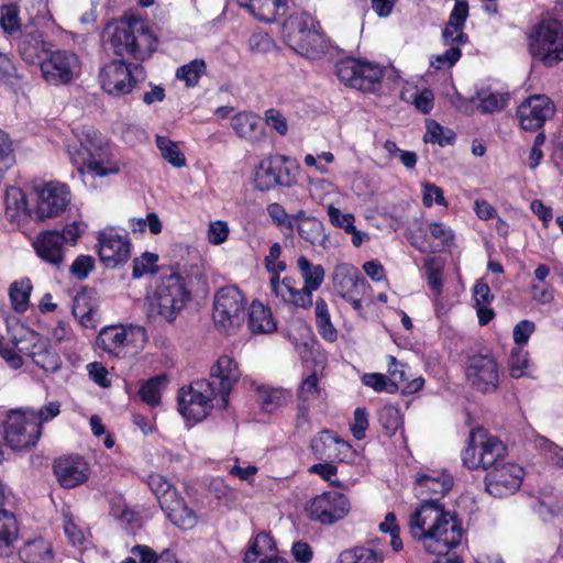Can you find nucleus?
I'll return each instance as SVG.
<instances>
[{
  "label": "nucleus",
  "instance_id": "a18cd8bd",
  "mask_svg": "<svg viewBox=\"0 0 563 563\" xmlns=\"http://www.w3.org/2000/svg\"><path fill=\"white\" fill-rule=\"evenodd\" d=\"M378 422L388 437H393L404 424L402 415L398 406L388 404L378 410Z\"/></svg>",
  "mask_w": 563,
  "mask_h": 563
},
{
  "label": "nucleus",
  "instance_id": "8fccbe9b",
  "mask_svg": "<svg viewBox=\"0 0 563 563\" xmlns=\"http://www.w3.org/2000/svg\"><path fill=\"white\" fill-rule=\"evenodd\" d=\"M21 79L10 55L0 51V85L14 87L20 85Z\"/></svg>",
  "mask_w": 563,
  "mask_h": 563
},
{
  "label": "nucleus",
  "instance_id": "4d7b16f0",
  "mask_svg": "<svg viewBox=\"0 0 563 563\" xmlns=\"http://www.w3.org/2000/svg\"><path fill=\"white\" fill-rule=\"evenodd\" d=\"M479 106L478 108L483 113H493L505 109L509 101L508 95H498L494 92L478 93Z\"/></svg>",
  "mask_w": 563,
  "mask_h": 563
},
{
  "label": "nucleus",
  "instance_id": "4be33fe9",
  "mask_svg": "<svg viewBox=\"0 0 563 563\" xmlns=\"http://www.w3.org/2000/svg\"><path fill=\"white\" fill-rule=\"evenodd\" d=\"M53 473L63 488L71 489L85 484L90 477L91 470L84 456L68 454L54 460Z\"/></svg>",
  "mask_w": 563,
  "mask_h": 563
},
{
  "label": "nucleus",
  "instance_id": "393cba45",
  "mask_svg": "<svg viewBox=\"0 0 563 563\" xmlns=\"http://www.w3.org/2000/svg\"><path fill=\"white\" fill-rule=\"evenodd\" d=\"M85 167L88 172L99 177L117 175L120 173V165L113 157L111 144L104 140L85 158Z\"/></svg>",
  "mask_w": 563,
  "mask_h": 563
},
{
  "label": "nucleus",
  "instance_id": "4468645a",
  "mask_svg": "<svg viewBox=\"0 0 563 563\" xmlns=\"http://www.w3.org/2000/svg\"><path fill=\"white\" fill-rule=\"evenodd\" d=\"M350 509L349 497L336 490L323 492L311 498L306 506L307 517L324 526H331L344 519Z\"/></svg>",
  "mask_w": 563,
  "mask_h": 563
},
{
  "label": "nucleus",
  "instance_id": "c03bdc74",
  "mask_svg": "<svg viewBox=\"0 0 563 563\" xmlns=\"http://www.w3.org/2000/svg\"><path fill=\"white\" fill-rule=\"evenodd\" d=\"M32 284L29 278L14 282L9 288V297L14 311L23 313L29 308Z\"/></svg>",
  "mask_w": 563,
  "mask_h": 563
},
{
  "label": "nucleus",
  "instance_id": "3c124183",
  "mask_svg": "<svg viewBox=\"0 0 563 563\" xmlns=\"http://www.w3.org/2000/svg\"><path fill=\"white\" fill-rule=\"evenodd\" d=\"M283 394L278 389L264 387L257 388V402L263 411L273 413L283 405Z\"/></svg>",
  "mask_w": 563,
  "mask_h": 563
},
{
  "label": "nucleus",
  "instance_id": "a878e982",
  "mask_svg": "<svg viewBox=\"0 0 563 563\" xmlns=\"http://www.w3.org/2000/svg\"><path fill=\"white\" fill-rule=\"evenodd\" d=\"M52 47L53 43L45 41L43 32L38 30L24 33L18 45L21 58L31 65H41Z\"/></svg>",
  "mask_w": 563,
  "mask_h": 563
},
{
  "label": "nucleus",
  "instance_id": "052dcab7",
  "mask_svg": "<svg viewBox=\"0 0 563 563\" xmlns=\"http://www.w3.org/2000/svg\"><path fill=\"white\" fill-rule=\"evenodd\" d=\"M321 389L319 387V379L316 373H311L307 376L299 389H298V402H306L312 398H318L320 396Z\"/></svg>",
  "mask_w": 563,
  "mask_h": 563
},
{
  "label": "nucleus",
  "instance_id": "680f3d73",
  "mask_svg": "<svg viewBox=\"0 0 563 563\" xmlns=\"http://www.w3.org/2000/svg\"><path fill=\"white\" fill-rule=\"evenodd\" d=\"M529 354L523 351L522 346H517L511 350L509 357V369L512 377H521L525 375L523 369L528 367Z\"/></svg>",
  "mask_w": 563,
  "mask_h": 563
},
{
  "label": "nucleus",
  "instance_id": "473e14b6",
  "mask_svg": "<svg viewBox=\"0 0 563 563\" xmlns=\"http://www.w3.org/2000/svg\"><path fill=\"white\" fill-rule=\"evenodd\" d=\"M29 356L46 373H56L62 366L59 354L47 340L40 339L33 343Z\"/></svg>",
  "mask_w": 563,
  "mask_h": 563
},
{
  "label": "nucleus",
  "instance_id": "603ef678",
  "mask_svg": "<svg viewBox=\"0 0 563 563\" xmlns=\"http://www.w3.org/2000/svg\"><path fill=\"white\" fill-rule=\"evenodd\" d=\"M158 255L152 252H144L141 257L133 260V278H141L146 274H155L158 272Z\"/></svg>",
  "mask_w": 563,
  "mask_h": 563
},
{
  "label": "nucleus",
  "instance_id": "58836bf2",
  "mask_svg": "<svg viewBox=\"0 0 563 563\" xmlns=\"http://www.w3.org/2000/svg\"><path fill=\"white\" fill-rule=\"evenodd\" d=\"M314 317L319 335L328 342L336 341L338 331L331 321L328 303L323 298H318L314 302Z\"/></svg>",
  "mask_w": 563,
  "mask_h": 563
},
{
  "label": "nucleus",
  "instance_id": "49530a36",
  "mask_svg": "<svg viewBox=\"0 0 563 563\" xmlns=\"http://www.w3.org/2000/svg\"><path fill=\"white\" fill-rule=\"evenodd\" d=\"M206 63L203 59H194L190 63L180 66L176 70V78L185 81L187 87L198 85L201 76L206 71Z\"/></svg>",
  "mask_w": 563,
  "mask_h": 563
},
{
  "label": "nucleus",
  "instance_id": "f3484780",
  "mask_svg": "<svg viewBox=\"0 0 563 563\" xmlns=\"http://www.w3.org/2000/svg\"><path fill=\"white\" fill-rule=\"evenodd\" d=\"M333 289L354 310H361L365 291L371 287L360 271L351 264L341 263L334 267L332 276Z\"/></svg>",
  "mask_w": 563,
  "mask_h": 563
},
{
  "label": "nucleus",
  "instance_id": "e433bc0d",
  "mask_svg": "<svg viewBox=\"0 0 563 563\" xmlns=\"http://www.w3.org/2000/svg\"><path fill=\"white\" fill-rule=\"evenodd\" d=\"M297 267L303 278V290L309 297H312V291L317 290L324 279V268L322 265H313L306 256L301 255L297 260Z\"/></svg>",
  "mask_w": 563,
  "mask_h": 563
},
{
  "label": "nucleus",
  "instance_id": "b1692460",
  "mask_svg": "<svg viewBox=\"0 0 563 563\" xmlns=\"http://www.w3.org/2000/svg\"><path fill=\"white\" fill-rule=\"evenodd\" d=\"M280 273L271 276L269 285L272 294L282 302L300 308H309L312 305V297H309L303 288H297L294 277L286 276L280 279Z\"/></svg>",
  "mask_w": 563,
  "mask_h": 563
},
{
  "label": "nucleus",
  "instance_id": "0e129e2a",
  "mask_svg": "<svg viewBox=\"0 0 563 563\" xmlns=\"http://www.w3.org/2000/svg\"><path fill=\"white\" fill-rule=\"evenodd\" d=\"M368 413L365 407H357L353 413V421L350 423V431L352 435L361 441L366 437L368 429Z\"/></svg>",
  "mask_w": 563,
  "mask_h": 563
},
{
  "label": "nucleus",
  "instance_id": "ea45409f",
  "mask_svg": "<svg viewBox=\"0 0 563 563\" xmlns=\"http://www.w3.org/2000/svg\"><path fill=\"white\" fill-rule=\"evenodd\" d=\"M296 229L298 235L311 245H319L325 247L328 236L324 233L323 223L316 217L312 219H305L303 223H297Z\"/></svg>",
  "mask_w": 563,
  "mask_h": 563
},
{
  "label": "nucleus",
  "instance_id": "cd10ccee",
  "mask_svg": "<svg viewBox=\"0 0 563 563\" xmlns=\"http://www.w3.org/2000/svg\"><path fill=\"white\" fill-rule=\"evenodd\" d=\"M131 334H133L132 327L122 324L104 327L97 336V345L104 352L118 356L122 349L129 344Z\"/></svg>",
  "mask_w": 563,
  "mask_h": 563
},
{
  "label": "nucleus",
  "instance_id": "0eeeda50",
  "mask_svg": "<svg viewBox=\"0 0 563 563\" xmlns=\"http://www.w3.org/2000/svg\"><path fill=\"white\" fill-rule=\"evenodd\" d=\"M85 223L73 221L62 230L41 231L32 243L35 254L46 264L59 268L65 260L67 245H75L85 231Z\"/></svg>",
  "mask_w": 563,
  "mask_h": 563
},
{
  "label": "nucleus",
  "instance_id": "bf43d9fd",
  "mask_svg": "<svg viewBox=\"0 0 563 563\" xmlns=\"http://www.w3.org/2000/svg\"><path fill=\"white\" fill-rule=\"evenodd\" d=\"M362 383L373 388L375 391H388V393H395L396 391V384L394 382H390L389 378L380 373H368L364 374L362 376Z\"/></svg>",
  "mask_w": 563,
  "mask_h": 563
},
{
  "label": "nucleus",
  "instance_id": "dca6fc26",
  "mask_svg": "<svg viewBox=\"0 0 563 563\" xmlns=\"http://www.w3.org/2000/svg\"><path fill=\"white\" fill-rule=\"evenodd\" d=\"M43 79L52 86L69 85L80 70V62L76 53L67 49L51 51L42 60Z\"/></svg>",
  "mask_w": 563,
  "mask_h": 563
},
{
  "label": "nucleus",
  "instance_id": "37998d69",
  "mask_svg": "<svg viewBox=\"0 0 563 563\" xmlns=\"http://www.w3.org/2000/svg\"><path fill=\"white\" fill-rule=\"evenodd\" d=\"M156 146L161 152L162 157L176 168L185 167L187 159L185 154L180 151L178 144L168 136L157 135Z\"/></svg>",
  "mask_w": 563,
  "mask_h": 563
},
{
  "label": "nucleus",
  "instance_id": "39448f33",
  "mask_svg": "<svg viewBox=\"0 0 563 563\" xmlns=\"http://www.w3.org/2000/svg\"><path fill=\"white\" fill-rule=\"evenodd\" d=\"M282 34L285 44L301 56L314 59L324 53L320 22L309 12L288 15L282 25Z\"/></svg>",
  "mask_w": 563,
  "mask_h": 563
},
{
  "label": "nucleus",
  "instance_id": "338daca9",
  "mask_svg": "<svg viewBox=\"0 0 563 563\" xmlns=\"http://www.w3.org/2000/svg\"><path fill=\"white\" fill-rule=\"evenodd\" d=\"M335 444V452L332 455L331 462L352 464L356 461L358 455L357 451L349 441H345L340 437H336Z\"/></svg>",
  "mask_w": 563,
  "mask_h": 563
},
{
  "label": "nucleus",
  "instance_id": "72a5a7b5",
  "mask_svg": "<svg viewBox=\"0 0 563 563\" xmlns=\"http://www.w3.org/2000/svg\"><path fill=\"white\" fill-rule=\"evenodd\" d=\"M19 538V523L15 515L0 507V558L12 554Z\"/></svg>",
  "mask_w": 563,
  "mask_h": 563
},
{
  "label": "nucleus",
  "instance_id": "9b49d317",
  "mask_svg": "<svg viewBox=\"0 0 563 563\" xmlns=\"http://www.w3.org/2000/svg\"><path fill=\"white\" fill-rule=\"evenodd\" d=\"M23 409H11L3 421V440L12 451H25L34 448L41 438V426Z\"/></svg>",
  "mask_w": 563,
  "mask_h": 563
},
{
  "label": "nucleus",
  "instance_id": "79ce46f5",
  "mask_svg": "<svg viewBox=\"0 0 563 563\" xmlns=\"http://www.w3.org/2000/svg\"><path fill=\"white\" fill-rule=\"evenodd\" d=\"M382 551L365 547H354L340 553L336 563H383Z\"/></svg>",
  "mask_w": 563,
  "mask_h": 563
},
{
  "label": "nucleus",
  "instance_id": "864d4df0",
  "mask_svg": "<svg viewBox=\"0 0 563 563\" xmlns=\"http://www.w3.org/2000/svg\"><path fill=\"white\" fill-rule=\"evenodd\" d=\"M400 98L404 101H411L416 110L422 114H429L434 106V96L431 89L424 88L421 91H415V93L407 98V92L401 91Z\"/></svg>",
  "mask_w": 563,
  "mask_h": 563
},
{
  "label": "nucleus",
  "instance_id": "bb28decb",
  "mask_svg": "<svg viewBox=\"0 0 563 563\" xmlns=\"http://www.w3.org/2000/svg\"><path fill=\"white\" fill-rule=\"evenodd\" d=\"M479 461L485 471L493 470L505 462L508 454V448L498 437L489 434L485 429L479 433Z\"/></svg>",
  "mask_w": 563,
  "mask_h": 563
},
{
  "label": "nucleus",
  "instance_id": "9d476101",
  "mask_svg": "<svg viewBox=\"0 0 563 563\" xmlns=\"http://www.w3.org/2000/svg\"><path fill=\"white\" fill-rule=\"evenodd\" d=\"M246 300L236 286L221 288L214 296L212 318L216 328L225 334L233 333L245 318Z\"/></svg>",
  "mask_w": 563,
  "mask_h": 563
},
{
  "label": "nucleus",
  "instance_id": "2eb2a0df",
  "mask_svg": "<svg viewBox=\"0 0 563 563\" xmlns=\"http://www.w3.org/2000/svg\"><path fill=\"white\" fill-rule=\"evenodd\" d=\"M465 376L473 389L482 394H492L499 386V368L495 357L489 354L473 353L465 361Z\"/></svg>",
  "mask_w": 563,
  "mask_h": 563
},
{
  "label": "nucleus",
  "instance_id": "a211bd4d",
  "mask_svg": "<svg viewBox=\"0 0 563 563\" xmlns=\"http://www.w3.org/2000/svg\"><path fill=\"white\" fill-rule=\"evenodd\" d=\"M525 471L516 463L506 462L489 470L484 478L486 492L503 498L515 494L521 486Z\"/></svg>",
  "mask_w": 563,
  "mask_h": 563
},
{
  "label": "nucleus",
  "instance_id": "412c9836",
  "mask_svg": "<svg viewBox=\"0 0 563 563\" xmlns=\"http://www.w3.org/2000/svg\"><path fill=\"white\" fill-rule=\"evenodd\" d=\"M241 371L238 362L228 355H221L210 369V378L207 382L220 397V407L227 409L229 396L233 387L239 383Z\"/></svg>",
  "mask_w": 563,
  "mask_h": 563
},
{
  "label": "nucleus",
  "instance_id": "f8f14e48",
  "mask_svg": "<svg viewBox=\"0 0 563 563\" xmlns=\"http://www.w3.org/2000/svg\"><path fill=\"white\" fill-rule=\"evenodd\" d=\"M219 394L212 389L207 379L194 380L188 387L178 391V411L186 420H203L212 409V401Z\"/></svg>",
  "mask_w": 563,
  "mask_h": 563
},
{
  "label": "nucleus",
  "instance_id": "09e8293b",
  "mask_svg": "<svg viewBox=\"0 0 563 563\" xmlns=\"http://www.w3.org/2000/svg\"><path fill=\"white\" fill-rule=\"evenodd\" d=\"M479 433H484V428H475L470 432L466 448L462 452L463 465L468 470H476L482 467V461H479V452L477 453L476 438Z\"/></svg>",
  "mask_w": 563,
  "mask_h": 563
},
{
  "label": "nucleus",
  "instance_id": "69168bd1",
  "mask_svg": "<svg viewBox=\"0 0 563 563\" xmlns=\"http://www.w3.org/2000/svg\"><path fill=\"white\" fill-rule=\"evenodd\" d=\"M470 41L468 35L464 33V29L461 26L453 25L450 27V23H445L442 30V42L445 46H457L462 47Z\"/></svg>",
  "mask_w": 563,
  "mask_h": 563
},
{
  "label": "nucleus",
  "instance_id": "f704fd0d",
  "mask_svg": "<svg viewBox=\"0 0 563 563\" xmlns=\"http://www.w3.org/2000/svg\"><path fill=\"white\" fill-rule=\"evenodd\" d=\"M247 322L252 333H272L277 329L271 308L260 301L251 303Z\"/></svg>",
  "mask_w": 563,
  "mask_h": 563
},
{
  "label": "nucleus",
  "instance_id": "1a4fd4ad",
  "mask_svg": "<svg viewBox=\"0 0 563 563\" xmlns=\"http://www.w3.org/2000/svg\"><path fill=\"white\" fill-rule=\"evenodd\" d=\"M299 165L289 156L275 154L261 159L254 174V187L269 191L277 187L290 188L297 183Z\"/></svg>",
  "mask_w": 563,
  "mask_h": 563
},
{
  "label": "nucleus",
  "instance_id": "6ab92c4d",
  "mask_svg": "<svg viewBox=\"0 0 563 563\" xmlns=\"http://www.w3.org/2000/svg\"><path fill=\"white\" fill-rule=\"evenodd\" d=\"M97 241L100 262L107 268H117L130 260L132 244L128 233L121 235L113 230H104L98 233Z\"/></svg>",
  "mask_w": 563,
  "mask_h": 563
},
{
  "label": "nucleus",
  "instance_id": "423d86ee",
  "mask_svg": "<svg viewBox=\"0 0 563 563\" xmlns=\"http://www.w3.org/2000/svg\"><path fill=\"white\" fill-rule=\"evenodd\" d=\"M142 481L157 499V503L166 518L181 530L192 529L198 517L196 512L187 505L177 487L172 481L156 472H151Z\"/></svg>",
  "mask_w": 563,
  "mask_h": 563
},
{
  "label": "nucleus",
  "instance_id": "4c0bfd02",
  "mask_svg": "<svg viewBox=\"0 0 563 563\" xmlns=\"http://www.w3.org/2000/svg\"><path fill=\"white\" fill-rule=\"evenodd\" d=\"M336 432L331 429H323L314 435L310 442V450L316 459L330 461L335 452Z\"/></svg>",
  "mask_w": 563,
  "mask_h": 563
},
{
  "label": "nucleus",
  "instance_id": "c756f323",
  "mask_svg": "<svg viewBox=\"0 0 563 563\" xmlns=\"http://www.w3.org/2000/svg\"><path fill=\"white\" fill-rule=\"evenodd\" d=\"M71 312L86 329L95 330L99 325V308L96 299L85 290L75 296Z\"/></svg>",
  "mask_w": 563,
  "mask_h": 563
},
{
  "label": "nucleus",
  "instance_id": "6e6d98bb",
  "mask_svg": "<svg viewBox=\"0 0 563 563\" xmlns=\"http://www.w3.org/2000/svg\"><path fill=\"white\" fill-rule=\"evenodd\" d=\"M15 162L12 140L5 131L0 129V174L7 173Z\"/></svg>",
  "mask_w": 563,
  "mask_h": 563
},
{
  "label": "nucleus",
  "instance_id": "de8ad7c7",
  "mask_svg": "<svg viewBox=\"0 0 563 563\" xmlns=\"http://www.w3.org/2000/svg\"><path fill=\"white\" fill-rule=\"evenodd\" d=\"M426 143L439 144L440 146L452 145L455 141V134L452 130L444 128L434 120L427 121V132L423 137Z\"/></svg>",
  "mask_w": 563,
  "mask_h": 563
},
{
  "label": "nucleus",
  "instance_id": "aec40b11",
  "mask_svg": "<svg viewBox=\"0 0 563 563\" xmlns=\"http://www.w3.org/2000/svg\"><path fill=\"white\" fill-rule=\"evenodd\" d=\"M555 113L554 102L545 95H532L517 108L516 117L521 129L537 131Z\"/></svg>",
  "mask_w": 563,
  "mask_h": 563
},
{
  "label": "nucleus",
  "instance_id": "f03ea898",
  "mask_svg": "<svg viewBox=\"0 0 563 563\" xmlns=\"http://www.w3.org/2000/svg\"><path fill=\"white\" fill-rule=\"evenodd\" d=\"M453 476L445 470L416 475L413 490L421 504L410 515L409 532L430 554H445L461 544L464 529L456 511L446 510L441 499L452 489Z\"/></svg>",
  "mask_w": 563,
  "mask_h": 563
},
{
  "label": "nucleus",
  "instance_id": "ddd939ff",
  "mask_svg": "<svg viewBox=\"0 0 563 563\" xmlns=\"http://www.w3.org/2000/svg\"><path fill=\"white\" fill-rule=\"evenodd\" d=\"M35 205L31 209V219L45 221L62 214L69 206L71 192L69 186L58 181L45 183L42 187H34Z\"/></svg>",
  "mask_w": 563,
  "mask_h": 563
},
{
  "label": "nucleus",
  "instance_id": "6e6552de",
  "mask_svg": "<svg viewBox=\"0 0 563 563\" xmlns=\"http://www.w3.org/2000/svg\"><path fill=\"white\" fill-rule=\"evenodd\" d=\"M335 74L347 87L364 93H377L382 89L385 68L366 58L345 57L336 62Z\"/></svg>",
  "mask_w": 563,
  "mask_h": 563
},
{
  "label": "nucleus",
  "instance_id": "774afa93",
  "mask_svg": "<svg viewBox=\"0 0 563 563\" xmlns=\"http://www.w3.org/2000/svg\"><path fill=\"white\" fill-rule=\"evenodd\" d=\"M81 148L88 155L104 140H107L100 131L93 126L84 128L78 136Z\"/></svg>",
  "mask_w": 563,
  "mask_h": 563
},
{
  "label": "nucleus",
  "instance_id": "2f4dec72",
  "mask_svg": "<svg viewBox=\"0 0 563 563\" xmlns=\"http://www.w3.org/2000/svg\"><path fill=\"white\" fill-rule=\"evenodd\" d=\"M4 216L10 222L20 223L26 218L31 219L32 207L27 206L26 195L15 186L5 189L4 198Z\"/></svg>",
  "mask_w": 563,
  "mask_h": 563
},
{
  "label": "nucleus",
  "instance_id": "f257e3e1",
  "mask_svg": "<svg viewBox=\"0 0 563 563\" xmlns=\"http://www.w3.org/2000/svg\"><path fill=\"white\" fill-rule=\"evenodd\" d=\"M102 40L120 59H112L99 70L101 89L112 97H123L137 91L146 79L141 64L128 63L124 58L144 62L156 51L158 37L142 19L131 15L109 21Z\"/></svg>",
  "mask_w": 563,
  "mask_h": 563
},
{
  "label": "nucleus",
  "instance_id": "7ed1b4c3",
  "mask_svg": "<svg viewBox=\"0 0 563 563\" xmlns=\"http://www.w3.org/2000/svg\"><path fill=\"white\" fill-rule=\"evenodd\" d=\"M206 282V277L199 267L184 276L179 272H173L168 276H162L156 289L150 299L147 317L155 323H172L186 303L191 300V287L194 282Z\"/></svg>",
  "mask_w": 563,
  "mask_h": 563
},
{
  "label": "nucleus",
  "instance_id": "e2e57ef3",
  "mask_svg": "<svg viewBox=\"0 0 563 563\" xmlns=\"http://www.w3.org/2000/svg\"><path fill=\"white\" fill-rule=\"evenodd\" d=\"M274 46L273 37L265 31L256 30L249 37V48L252 53H267Z\"/></svg>",
  "mask_w": 563,
  "mask_h": 563
},
{
  "label": "nucleus",
  "instance_id": "a19ab883",
  "mask_svg": "<svg viewBox=\"0 0 563 563\" xmlns=\"http://www.w3.org/2000/svg\"><path fill=\"white\" fill-rule=\"evenodd\" d=\"M167 383L168 376L166 374H159L148 378L139 389L141 400L152 407L158 406L162 400V390Z\"/></svg>",
  "mask_w": 563,
  "mask_h": 563
},
{
  "label": "nucleus",
  "instance_id": "13d9d810",
  "mask_svg": "<svg viewBox=\"0 0 563 563\" xmlns=\"http://www.w3.org/2000/svg\"><path fill=\"white\" fill-rule=\"evenodd\" d=\"M422 188V203L426 208H431L433 203L448 207V201L444 198L443 189L435 184L423 181Z\"/></svg>",
  "mask_w": 563,
  "mask_h": 563
},
{
  "label": "nucleus",
  "instance_id": "5fc2aeb1",
  "mask_svg": "<svg viewBox=\"0 0 563 563\" xmlns=\"http://www.w3.org/2000/svg\"><path fill=\"white\" fill-rule=\"evenodd\" d=\"M19 12V5L15 3H9L1 7L0 25L5 33L13 34L14 32L20 31L21 23Z\"/></svg>",
  "mask_w": 563,
  "mask_h": 563
},
{
  "label": "nucleus",
  "instance_id": "7c9ffc66",
  "mask_svg": "<svg viewBox=\"0 0 563 563\" xmlns=\"http://www.w3.org/2000/svg\"><path fill=\"white\" fill-rule=\"evenodd\" d=\"M240 7L260 21L269 23L284 15L287 10V0H236Z\"/></svg>",
  "mask_w": 563,
  "mask_h": 563
},
{
  "label": "nucleus",
  "instance_id": "20e7f679",
  "mask_svg": "<svg viewBox=\"0 0 563 563\" xmlns=\"http://www.w3.org/2000/svg\"><path fill=\"white\" fill-rule=\"evenodd\" d=\"M542 14L528 36V49L534 62L553 68L563 62V0Z\"/></svg>",
  "mask_w": 563,
  "mask_h": 563
},
{
  "label": "nucleus",
  "instance_id": "5701e85b",
  "mask_svg": "<svg viewBox=\"0 0 563 563\" xmlns=\"http://www.w3.org/2000/svg\"><path fill=\"white\" fill-rule=\"evenodd\" d=\"M243 563H288V561L277 554L273 536L261 531L250 540Z\"/></svg>",
  "mask_w": 563,
  "mask_h": 563
},
{
  "label": "nucleus",
  "instance_id": "c9c22d12",
  "mask_svg": "<svg viewBox=\"0 0 563 563\" xmlns=\"http://www.w3.org/2000/svg\"><path fill=\"white\" fill-rule=\"evenodd\" d=\"M20 559L24 563H52L53 549L49 542L43 538L27 541L19 551Z\"/></svg>",
  "mask_w": 563,
  "mask_h": 563
},
{
  "label": "nucleus",
  "instance_id": "c85d7f7f",
  "mask_svg": "<svg viewBox=\"0 0 563 563\" xmlns=\"http://www.w3.org/2000/svg\"><path fill=\"white\" fill-rule=\"evenodd\" d=\"M231 128L239 137L256 142L264 135L265 124L257 114L241 111L232 117Z\"/></svg>",
  "mask_w": 563,
  "mask_h": 563
}]
</instances>
